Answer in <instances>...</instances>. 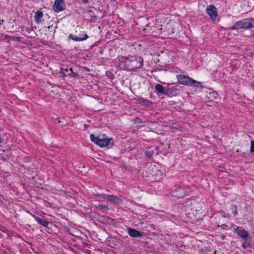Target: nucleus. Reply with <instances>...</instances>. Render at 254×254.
Wrapping results in <instances>:
<instances>
[{
  "label": "nucleus",
  "mask_w": 254,
  "mask_h": 254,
  "mask_svg": "<svg viewBox=\"0 0 254 254\" xmlns=\"http://www.w3.org/2000/svg\"><path fill=\"white\" fill-rule=\"evenodd\" d=\"M206 12L209 15L212 21H215L218 17V12L217 8L213 4H210L206 8Z\"/></svg>",
  "instance_id": "nucleus-5"
},
{
  "label": "nucleus",
  "mask_w": 254,
  "mask_h": 254,
  "mask_svg": "<svg viewBox=\"0 0 254 254\" xmlns=\"http://www.w3.org/2000/svg\"><path fill=\"white\" fill-rule=\"evenodd\" d=\"M106 74L108 76L110 77L111 78H112V76H114V75L112 74V73L110 71L107 72Z\"/></svg>",
  "instance_id": "nucleus-21"
},
{
  "label": "nucleus",
  "mask_w": 254,
  "mask_h": 254,
  "mask_svg": "<svg viewBox=\"0 0 254 254\" xmlns=\"http://www.w3.org/2000/svg\"><path fill=\"white\" fill-rule=\"evenodd\" d=\"M84 68L87 71H90V69L88 67H84Z\"/></svg>",
  "instance_id": "nucleus-24"
},
{
  "label": "nucleus",
  "mask_w": 254,
  "mask_h": 254,
  "mask_svg": "<svg viewBox=\"0 0 254 254\" xmlns=\"http://www.w3.org/2000/svg\"><path fill=\"white\" fill-rule=\"evenodd\" d=\"M127 230L128 235L131 237L141 238L143 236L140 232L135 229L128 228Z\"/></svg>",
  "instance_id": "nucleus-10"
},
{
  "label": "nucleus",
  "mask_w": 254,
  "mask_h": 254,
  "mask_svg": "<svg viewBox=\"0 0 254 254\" xmlns=\"http://www.w3.org/2000/svg\"><path fill=\"white\" fill-rule=\"evenodd\" d=\"M43 13L42 11L38 10L35 12L34 19L37 24H39L43 21Z\"/></svg>",
  "instance_id": "nucleus-15"
},
{
  "label": "nucleus",
  "mask_w": 254,
  "mask_h": 254,
  "mask_svg": "<svg viewBox=\"0 0 254 254\" xmlns=\"http://www.w3.org/2000/svg\"><path fill=\"white\" fill-rule=\"evenodd\" d=\"M231 209L235 216L238 214L237 207L236 205H232L231 207Z\"/></svg>",
  "instance_id": "nucleus-18"
},
{
  "label": "nucleus",
  "mask_w": 254,
  "mask_h": 254,
  "mask_svg": "<svg viewBox=\"0 0 254 254\" xmlns=\"http://www.w3.org/2000/svg\"><path fill=\"white\" fill-rule=\"evenodd\" d=\"M176 78L179 83L186 86L199 87L201 84L200 82L196 81L189 76L184 74H178L176 75Z\"/></svg>",
  "instance_id": "nucleus-4"
},
{
  "label": "nucleus",
  "mask_w": 254,
  "mask_h": 254,
  "mask_svg": "<svg viewBox=\"0 0 254 254\" xmlns=\"http://www.w3.org/2000/svg\"><path fill=\"white\" fill-rule=\"evenodd\" d=\"M117 64L121 68L132 71L141 67L143 64V60L138 56H120L118 57Z\"/></svg>",
  "instance_id": "nucleus-1"
},
{
  "label": "nucleus",
  "mask_w": 254,
  "mask_h": 254,
  "mask_svg": "<svg viewBox=\"0 0 254 254\" xmlns=\"http://www.w3.org/2000/svg\"><path fill=\"white\" fill-rule=\"evenodd\" d=\"M252 87L254 89V83L251 84Z\"/></svg>",
  "instance_id": "nucleus-25"
},
{
  "label": "nucleus",
  "mask_w": 254,
  "mask_h": 254,
  "mask_svg": "<svg viewBox=\"0 0 254 254\" xmlns=\"http://www.w3.org/2000/svg\"><path fill=\"white\" fill-rule=\"evenodd\" d=\"M179 86L176 85L174 86H172L170 88H167V92L168 93V96H169L171 94H176L177 92L178 91Z\"/></svg>",
  "instance_id": "nucleus-17"
},
{
  "label": "nucleus",
  "mask_w": 254,
  "mask_h": 254,
  "mask_svg": "<svg viewBox=\"0 0 254 254\" xmlns=\"http://www.w3.org/2000/svg\"><path fill=\"white\" fill-rule=\"evenodd\" d=\"M138 102L141 105L150 107L152 105V102L149 100L145 99L143 98H139L137 100Z\"/></svg>",
  "instance_id": "nucleus-16"
},
{
  "label": "nucleus",
  "mask_w": 254,
  "mask_h": 254,
  "mask_svg": "<svg viewBox=\"0 0 254 254\" xmlns=\"http://www.w3.org/2000/svg\"><path fill=\"white\" fill-rule=\"evenodd\" d=\"M83 35H84L83 37H78L77 36H73L72 34H70L68 35V38L69 39H72L73 41H75L76 42L82 41H84V40H86L88 38V36L87 35L86 33H84L83 34Z\"/></svg>",
  "instance_id": "nucleus-14"
},
{
  "label": "nucleus",
  "mask_w": 254,
  "mask_h": 254,
  "mask_svg": "<svg viewBox=\"0 0 254 254\" xmlns=\"http://www.w3.org/2000/svg\"><path fill=\"white\" fill-rule=\"evenodd\" d=\"M90 137L93 142L102 147H106L109 145H113L114 144V141L113 138H106L105 134L101 136H96L94 134H91Z\"/></svg>",
  "instance_id": "nucleus-3"
},
{
  "label": "nucleus",
  "mask_w": 254,
  "mask_h": 254,
  "mask_svg": "<svg viewBox=\"0 0 254 254\" xmlns=\"http://www.w3.org/2000/svg\"><path fill=\"white\" fill-rule=\"evenodd\" d=\"M55 122L56 123H62V121L59 119V118H57L55 119Z\"/></svg>",
  "instance_id": "nucleus-22"
},
{
  "label": "nucleus",
  "mask_w": 254,
  "mask_h": 254,
  "mask_svg": "<svg viewBox=\"0 0 254 254\" xmlns=\"http://www.w3.org/2000/svg\"><path fill=\"white\" fill-rule=\"evenodd\" d=\"M158 154V149L157 147H154V148L150 147L147 148L145 150L144 154L146 157L151 158L152 157L153 155L155 153Z\"/></svg>",
  "instance_id": "nucleus-12"
},
{
  "label": "nucleus",
  "mask_w": 254,
  "mask_h": 254,
  "mask_svg": "<svg viewBox=\"0 0 254 254\" xmlns=\"http://www.w3.org/2000/svg\"><path fill=\"white\" fill-rule=\"evenodd\" d=\"M84 33H85V32H83V34L81 35V37H84L83 34H84Z\"/></svg>",
  "instance_id": "nucleus-26"
},
{
  "label": "nucleus",
  "mask_w": 254,
  "mask_h": 254,
  "mask_svg": "<svg viewBox=\"0 0 254 254\" xmlns=\"http://www.w3.org/2000/svg\"><path fill=\"white\" fill-rule=\"evenodd\" d=\"M61 72L64 76H68L69 77H76L78 76L77 72L73 71L72 68H62L61 69Z\"/></svg>",
  "instance_id": "nucleus-8"
},
{
  "label": "nucleus",
  "mask_w": 254,
  "mask_h": 254,
  "mask_svg": "<svg viewBox=\"0 0 254 254\" xmlns=\"http://www.w3.org/2000/svg\"><path fill=\"white\" fill-rule=\"evenodd\" d=\"M237 233L241 238L245 239V243L247 244L248 245H250L251 240L248 239L249 233L245 229H242L238 230L237 231Z\"/></svg>",
  "instance_id": "nucleus-9"
},
{
  "label": "nucleus",
  "mask_w": 254,
  "mask_h": 254,
  "mask_svg": "<svg viewBox=\"0 0 254 254\" xmlns=\"http://www.w3.org/2000/svg\"><path fill=\"white\" fill-rule=\"evenodd\" d=\"M250 151L252 153H254V140L251 141Z\"/></svg>",
  "instance_id": "nucleus-19"
},
{
  "label": "nucleus",
  "mask_w": 254,
  "mask_h": 254,
  "mask_svg": "<svg viewBox=\"0 0 254 254\" xmlns=\"http://www.w3.org/2000/svg\"><path fill=\"white\" fill-rule=\"evenodd\" d=\"M32 216L39 224L44 227H48L50 222L47 219L44 217H39L33 214H32Z\"/></svg>",
  "instance_id": "nucleus-11"
},
{
  "label": "nucleus",
  "mask_w": 254,
  "mask_h": 254,
  "mask_svg": "<svg viewBox=\"0 0 254 254\" xmlns=\"http://www.w3.org/2000/svg\"><path fill=\"white\" fill-rule=\"evenodd\" d=\"M148 24H147L146 26H145V28H144V31L145 33H147V34H150L151 32H152L153 31H149V29H148Z\"/></svg>",
  "instance_id": "nucleus-20"
},
{
  "label": "nucleus",
  "mask_w": 254,
  "mask_h": 254,
  "mask_svg": "<svg viewBox=\"0 0 254 254\" xmlns=\"http://www.w3.org/2000/svg\"><path fill=\"white\" fill-rule=\"evenodd\" d=\"M137 121H138V120H140L139 118H136Z\"/></svg>",
  "instance_id": "nucleus-28"
},
{
  "label": "nucleus",
  "mask_w": 254,
  "mask_h": 254,
  "mask_svg": "<svg viewBox=\"0 0 254 254\" xmlns=\"http://www.w3.org/2000/svg\"><path fill=\"white\" fill-rule=\"evenodd\" d=\"M101 198H108V200L117 204H122L123 201L119 198L118 196L115 195H108L106 194L101 193L97 195Z\"/></svg>",
  "instance_id": "nucleus-6"
},
{
  "label": "nucleus",
  "mask_w": 254,
  "mask_h": 254,
  "mask_svg": "<svg viewBox=\"0 0 254 254\" xmlns=\"http://www.w3.org/2000/svg\"><path fill=\"white\" fill-rule=\"evenodd\" d=\"M254 27V19L245 18L236 22L230 29L231 30L244 29L245 30L251 29Z\"/></svg>",
  "instance_id": "nucleus-2"
},
{
  "label": "nucleus",
  "mask_w": 254,
  "mask_h": 254,
  "mask_svg": "<svg viewBox=\"0 0 254 254\" xmlns=\"http://www.w3.org/2000/svg\"><path fill=\"white\" fill-rule=\"evenodd\" d=\"M155 88L158 94L160 95L168 96V93L167 92V88L165 89L162 85L160 84H157L155 85Z\"/></svg>",
  "instance_id": "nucleus-13"
},
{
  "label": "nucleus",
  "mask_w": 254,
  "mask_h": 254,
  "mask_svg": "<svg viewBox=\"0 0 254 254\" xmlns=\"http://www.w3.org/2000/svg\"><path fill=\"white\" fill-rule=\"evenodd\" d=\"M65 9V4L64 0H55L53 5V10L56 12H59Z\"/></svg>",
  "instance_id": "nucleus-7"
},
{
  "label": "nucleus",
  "mask_w": 254,
  "mask_h": 254,
  "mask_svg": "<svg viewBox=\"0 0 254 254\" xmlns=\"http://www.w3.org/2000/svg\"><path fill=\"white\" fill-rule=\"evenodd\" d=\"M137 121H138V120H140L139 118H136Z\"/></svg>",
  "instance_id": "nucleus-27"
},
{
  "label": "nucleus",
  "mask_w": 254,
  "mask_h": 254,
  "mask_svg": "<svg viewBox=\"0 0 254 254\" xmlns=\"http://www.w3.org/2000/svg\"><path fill=\"white\" fill-rule=\"evenodd\" d=\"M82 1L84 3H87L88 2V0H82Z\"/></svg>",
  "instance_id": "nucleus-23"
}]
</instances>
